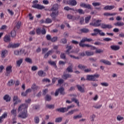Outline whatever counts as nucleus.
Returning a JSON list of instances; mask_svg holds the SVG:
<instances>
[{
    "label": "nucleus",
    "instance_id": "obj_1",
    "mask_svg": "<svg viewBox=\"0 0 124 124\" xmlns=\"http://www.w3.org/2000/svg\"><path fill=\"white\" fill-rule=\"evenodd\" d=\"M28 107L27 104H23L19 106L18 108V113H19L18 117L21 119H26L28 117Z\"/></svg>",
    "mask_w": 124,
    "mask_h": 124
},
{
    "label": "nucleus",
    "instance_id": "obj_2",
    "mask_svg": "<svg viewBox=\"0 0 124 124\" xmlns=\"http://www.w3.org/2000/svg\"><path fill=\"white\" fill-rule=\"evenodd\" d=\"M59 4L57 3L54 4L52 7L50 9L52 13L50 14V16L51 17L53 21H56V18L59 16Z\"/></svg>",
    "mask_w": 124,
    "mask_h": 124
},
{
    "label": "nucleus",
    "instance_id": "obj_3",
    "mask_svg": "<svg viewBox=\"0 0 124 124\" xmlns=\"http://www.w3.org/2000/svg\"><path fill=\"white\" fill-rule=\"evenodd\" d=\"M75 107V106L74 105H72L71 106H69L67 107V108H57L56 109V111L57 112H60V113H65V112H67L69 109L71 108H74Z\"/></svg>",
    "mask_w": 124,
    "mask_h": 124
},
{
    "label": "nucleus",
    "instance_id": "obj_4",
    "mask_svg": "<svg viewBox=\"0 0 124 124\" xmlns=\"http://www.w3.org/2000/svg\"><path fill=\"white\" fill-rule=\"evenodd\" d=\"M99 78V75L98 74H95V75H87V78L86 80L88 81H96V78Z\"/></svg>",
    "mask_w": 124,
    "mask_h": 124
},
{
    "label": "nucleus",
    "instance_id": "obj_5",
    "mask_svg": "<svg viewBox=\"0 0 124 124\" xmlns=\"http://www.w3.org/2000/svg\"><path fill=\"white\" fill-rule=\"evenodd\" d=\"M59 93H60V94L62 95H64L65 94V92H64V88L63 87H61L58 89L55 93V96H58L59 95Z\"/></svg>",
    "mask_w": 124,
    "mask_h": 124
},
{
    "label": "nucleus",
    "instance_id": "obj_6",
    "mask_svg": "<svg viewBox=\"0 0 124 124\" xmlns=\"http://www.w3.org/2000/svg\"><path fill=\"white\" fill-rule=\"evenodd\" d=\"M86 41H87V42H91V41H93V39H89L87 38H83L80 41V42L79 43V45L80 47H82V45H89V44H83Z\"/></svg>",
    "mask_w": 124,
    "mask_h": 124
},
{
    "label": "nucleus",
    "instance_id": "obj_7",
    "mask_svg": "<svg viewBox=\"0 0 124 124\" xmlns=\"http://www.w3.org/2000/svg\"><path fill=\"white\" fill-rule=\"evenodd\" d=\"M80 7H84V8H87V9H90L91 10L93 9V8H92V5L89 4H87L83 2L80 3Z\"/></svg>",
    "mask_w": 124,
    "mask_h": 124
},
{
    "label": "nucleus",
    "instance_id": "obj_8",
    "mask_svg": "<svg viewBox=\"0 0 124 124\" xmlns=\"http://www.w3.org/2000/svg\"><path fill=\"white\" fill-rule=\"evenodd\" d=\"M72 101H70L68 100L66 101V103H72V102H75V103H76V104H77L78 106H79V101L78 100V99L75 98H73L71 99Z\"/></svg>",
    "mask_w": 124,
    "mask_h": 124
},
{
    "label": "nucleus",
    "instance_id": "obj_9",
    "mask_svg": "<svg viewBox=\"0 0 124 124\" xmlns=\"http://www.w3.org/2000/svg\"><path fill=\"white\" fill-rule=\"evenodd\" d=\"M101 28L103 29H108L110 30L113 28V26L110 24H101Z\"/></svg>",
    "mask_w": 124,
    "mask_h": 124
},
{
    "label": "nucleus",
    "instance_id": "obj_10",
    "mask_svg": "<svg viewBox=\"0 0 124 124\" xmlns=\"http://www.w3.org/2000/svg\"><path fill=\"white\" fill-rule=\"evenodd\" d=\"M32 7H33V8H36L37 9L40 10L44 9V8H45V7L44 6L40 5L39 4H34L33 5H32Z\"/></svg>",
    "mask_w": 124,
    "mask_h": 124
},
{
    "label": "nucleus",
    "instance_id": "obj_11",
    "mask_svg": "<svg viewBox=\"0 0 124 124\" xmlns=\"http://www.w3.org/2000/svg\"><path fill=\"white\" fill-rule=\"evenodd\" d=\"M66 72H64L62 76V78L64 79V80H67L68 78H71L72 77V76L69 74H67Z\"/></svg>",
    "mask_w": 124,
    "mask_h": 124
},
{
    "label": "nucleus",
    "instance_id": "obj_12",
    "mask_svg": "<svg viewBox=\"0 0 124 124\" xmlns=\"http://www.w3.org/2000/svg\"><path fill=\"white\" fill-rule=\"evenodd\" d=\"M93 31H94V32H97V33H99V34L101 35V36H105V33L102 32V31L98 29H94Z\"/></svg>",
    "mask_w": 124,
    "mask_h": 124
},
{
    "label": "nucleus",
    "instance_id": "obj_13",
    "mask_svg": "<svg viewBox=\"0 0 124 124\" xmlns=\"http://www.w3.org/2000/svg\"><path fill=\"white\" fill-rule=\"evenodd\" d=\"M6 76H8V74H10L12 72V66H8L6 68Z\"/></svg>",
    "mask_w": 124,
    "mask_h": 124
},
{
    "label": "nucleus",
    "instance_id": "obj_14",
    "mask_svg": "<svg viewBox=\"0 0 124 124\" xmlns=\"http://www.w3.org/2000/svg\"><path fill=\"white\" fill-rule=\"evenodd\" d=\"M65 72H68L69 73H72L73 72V65L71 64V65L69 66L66 69Z\"/></svg>",
    "mask_w": 124,
    "mask_h": 124
},
{
    "label": "nucleus",
    "instance_id": "obj_15",
    "mask_svg": "<svg viewBox=\"0 0 124 124\" xmlns=\"http://www.w3.org/2000/svg\"><path fill=\"white\" fill-rule=\"evenodd\" d=\"M68 4H69V5H72V6H75L77 4V1L76 0H69L67 1Z\"/></svg>",
    "mask_w": 124,
    "mask_h": 124
},
{
    "label": "nucleus",
    "instance_id": "obj_16",
    "mask_svg": "<svg viewBox=\"0 0 124 124\" xmlns=\"http://www.w3.org/2000/svg\"><path fill=\"white\" fill-rule=\"evenodd\" d=\"M101 22H102V20L100 19L97 20L95 22L93 23V27H100L101 26Z\"/></svg>",
    "mask_w": 124,
    "mask_h": 124
},
{
    "label": "nucleus",
    "instance_id": "obj_17",
    "mask_svg": "<svg viewBox=\"0 0 124 124\" xmlns=\"http://www.w3.org/2000/svg\"><path fill=\"white\" fill-rule=\"evenodd\" d=\"M100 62H102L103 63H104V64H107V65H111L112 64V63H111L110 61L104 59L100 60Z\"/></svg>",
    "mask_w": 124,
    "mask_h": 124
},
{
    "label": "nucleus",
    "instance_id": "obj_18",
    "mask_svg": "<svg viewBox=\"0 0 124 124\" xmlns=\"http://www.w3.org/2000/svg\"><path fill=\"white\" fill-rule=\"evenodd\" d=\"M82 48H84V47H90L91 50H96V47L95 46H93L90 45H81Z\"/></svg>",
    "mask_w": 124,
    "mask_h": 124
},
{
    "label": "nucleus",
    "instance_id": "obj_19",
    "mask_svg": "<svg viewBox=\"0 0 124 124\" xmlns=\"http://www.w3.org/2000/svg\"><path fill=\"white\" fill-rule=\"evenodd\" d=\"M110 48L113 51H119V49L121 48L119 46L112 45L110 46Z\"/></svg>",
    "mask_w": 124,
    "mask_h": 124
},
{
    "label": "nucleus",
    "instance_id": "obj_20",
    "mask_svg": "<svg viewBox=\"0 0 124 124\" xmlns=\"http://www.w3.org/2000/svg\"><path fill=\"white\" fill-rule=\"evenodd\" d=\"M38 75L40 76V77H45V76H46V73L44 72L42 70H40L38 72Z\"/></svg>",
    "mask_w": 124,
    "mask_h": 124
},
{
    "label": "nucleus",
    "instance_id": "obj_21",
    "mask_svg": "<svg viewBox=\"0 0 124 124\" xmlns=\"http://www.w3.org/2000/svg\"><path fill=\"white\" fill-rule=\"evenodd\" d=\"M25 52L24 50L20 49V51L19 50H15L14 51L15 55H16V56H18L19 55H22Z\"/></svg>",
    "mask_w": 124,
    "mask_h": 124
},
{
    "label": "nucleus",
    "instance_id": "obj_22",
    "mask_svg": "<svg viewBox=\"0 0 124 124\" xmlns=\"http://www.w3.org/2000/svg\"><path fill=\"white\" fill-rule=\"evenodd\" d=\"M114 8H115V6L114 5H107L104 8V9H105V10H112V9H114Z\"/></svg>",
    "mask_w": 124,
    "mask_h": 124
},
{
    "label": "nucleus",
    "instance_id": "obj_23",
    "mask_svg": "<svg viewBox=\"0 0 124 124\" xmlns=\"http://www.w3.org/2000/svg\"><path fill=\"white\" fill-rule=\"evenodd\" d=\"M54 50L51 49L50 50H49L45 55H44V58L45 59H47L48 57H49V55H51V54H53L54 53Z\"/></svg>",
    "mask_w": 124,
    "mask_h": 124
},
{
    "label": "nucleus",
    "instance_id": "obj_24",
    "mask_svg": "<svg viewBox=\"0 0 124 124\" xmlns=\"http://www.w3.org/2000/svg\"><path fill=\"white\" fill-rule=\"evenodd\" d=\"M21 27V21H18L16 26L14 27L15 31H17V30H19Z\"/></svg>",
    "mask_w": 124,
    "mask_h": 124
},
{
    "label": "nucleus",
    "instance_id": "obj_25",
    "mask_svg": "<svg viewBox=\"0 0 124 124\" xmlns=\"http://www.w3.org/2000/svg\"><path fill=\"white\" fill-rule=\"evenodd\" d=\"M48 63H49L50 65H52L53 66H54V68H57V63L54 61H48Z\"/></svg>",
    "mask_w": 124,
    "mask_h": 124
},
{
    "label": "nucleus",
    "instance_id": "obj_26",
    "mask_svg": "<svg viewBox=\"0 0 124 124\" xmlns=\"http://www.w3.org/2000/svg\"><path fill=\"white\" fill-rule=\"evenodd\" d=\"M78 111H79V109H78L72 110L68 111V112L67 113L66 115H67V116L73 115V114H74V112H78Z\"/></svg>",
    "mask_w": 124,
    "mask_h": 124
},
{
    "label": "nucleus",
    "instance_id": "obj_27",
    "mask_svg": "<svg viewBox=\"0 0 124 124\" xmlns=\"http://www.w3.org/2000/svg\"><path fill=\"white\" fill-rule=\"evenodd\" d=\"M4 100H5L6 102H8L11 100V97L9 95H5L3 97Z\"/></svg>",
    "mask_w": 124,
    "mask_h": 124
},
{
    "label": "nucleus",
    "instance_id": "obj_28",
    "mask_svg": "<svg viewBox=\"0 0 124 124\" xmlns=\"http://www.w3.org/2000/svg\"><path fill=\"white\" fill-rule=\"evenodd\" d=\"M31 89H32L33 92H35V91H37V90L39 89V87H38L35 83H34L32 85Z\"/></svg>",
    "mask_w": 124,
    "mask_h": 124
},
{
    "label": "nucleus",
    "instance_id": "obj_29",
    "mask_svg": "<svg viewBox=\"0 0 124 124\" xmlns=\"http://www.w3.org/2000/svg\"><path fill=\"white\" fill-rule=\"evenodd\" d=\"M10 48H18L20 46V44H12L9 45Z\"/></svg>",
    "mask_w": 124,
    "mask_h": 124
},
{
    "label": "nucleus",
    "instance_id": "obj_30",
    "mask_svg": "<svg viewBox=\"0 0 124 124\" xmlns=\"http://www.w3.org/2000/svg\"><path fill=\"white\" fill-rule=\"evenodd\" d=\"M77 87L78 88V90L79 92H80V93H85V90L82 87V86H81V85H77Z\"/></svg>",
    "mask_w": 124,
    "mask_h": 124
},
{
    "label": "nucleus",
    "instance_id": "obj_31",
    "mask_svg": "<svg viewBox=\"0 0 124 124\" xmlns=\"http://www.w3.org/2000/svg\"><path fill=\"white\" fill-rule=\"evenodd\" d=\"M116 27H123L124 26V23L123 22H117L114 24Z\"/></svg>",
    "mask_w": 124,
    "mask_h": 124
},
{
    "label": "nucleus",
    "instance_id": "obj_32",
    "mask_svg": "<svg viewBox=\"0 0 124 124\" xmlns=\"http://www.w3.org/2000/svg\"><path fill=\"white\" fill-rule=\"evenodd\" d=\"M4 41L5 42H10L11 39H10V36L6 35L4 37Z\"/></svg>",
    "mask_w": 124,
    "mask_h": 124
},
{
    "label": "nucleus",
    "instance_id": "obj_33",
    "mask_svg": "<svg viewBox=\"0 0 124 124\" xmlns=\"http://www.w3.org/2000/svg\"><path fill=\"white\" fill-rule=\"evenodd\" d=\"M8 53V51L6 50H2L1 53V58H5V56L6 55V54H7Z\"/></svg>",
    "mask_w": 124,
    "mask_h": 124
},
{
    "label": "nucleus",
    "instance_id": "obj_34",
    "mask_svg": "<svg viewBox=\"0 0 124 124\" xmlns=\"http://www.w3.org/2000/svg\"><path fill=\"white\" fill-rule=\"evenodd\" d=\"M80 31L83 33H88L90 31V30L87 28H82L80 29Z\"/></svg>",
    "mask_w": 124,
    "mask_h": 124
},
{
    "label": "nucleus",
    "instance_id": "obj_35",
    "mask_svg": "<svg viewBox=\"0 0 124 124\" xmlns=\"http://www.w3.org/2000/svg\"><path fill=\"white\" fill-rule=\"evenodd\" d=\"M85 54H86V56H87L88 57H90L91 56H93L94 53H93V51H85Z\"/></svg>",
    "mask_w": 124,
    "mask_h": 124
},
{
    "label": "nucleus",
    "instance_id": "obj_36",
    "mask_svg": "<svg viewBox=\"0 0 124 124\" xmlns=\"http://www.w3.org/2000/svg\"><path fill=\"white\" fill-rule=\"evenodd\" d=\"M52 99V96L49 94H46L45 97V100L46 101H51V100Z\"/></svg>",
    "mask_w": 124,
    "mask_h": 124
},
{
    "label": "nucleus",
    "instance_id": "obj_37",
    "mask_svg": "<svg viewBox=\"0 0 124 124\" xmlns=\"http://www.w3.org/2000/svg\"><path fill=\"white\" fill-rule=\"evenodd\" d=\"M91 18H92L91 16H87L85 18V24H88V23L90 22V20H91Z\"/></svg>",
    "mask_w": 124,
    "mask_h": 124
},
{
    "label": "nucleus",
    "instance_id": "obj_38",
    "mask_svg": "<svg viewBox=\"0 0 124 124\" xmlns=\"http://www.w3.org/2000/svg\"><path fill=\"white\" fill-rule=\"evenodd\" d=\"M46 107L48 109H54L55 108V105L46 104Z\"/></svg>",
    "mask_w": 124,
    "mask_h": 124
},
{
    "label": "nucleus",
    "instance_id": "obj_39",
    "mask_svg": "<svg viewBox=\"0 0 124 124\" xmlns=\"http://www.w3.org/2000/svg\"><path fill=\"white\" fill-rule=\"evenodd\" d=\"M34 121L35 124H39V122H40L39 117L38 116H35L34 118Z\"/></svg>",
    "mask_w": 124,
    "mask_h": 124
},
{
    "label": "nucleus",
    "instance_id": "obj_40",
    "mask_svg": "<svg viewBox=\"0 0 124 124\" xmlns=\"http://www.w3.org/2000/svg\"><path fill=\"white\" fill-rule=\"evenodd\" d=\"M60 58L62 59V60H66V55L64 53H61Z\"/></svg>",
    "mask_w": 124,
    "mask_h": 124
},
{
    "label": "nucleus",
    "instance_id": "obj_41",
    "mask_svg": "<svg viewBox=\"0 0 124 124\" xmlns=\"http://www.w3.org/2000/svg\"><path fill=\"white\" fill-rule=\"evenodd\" d=\"M23 62V59H20L19 60L16 61L17 66L19 67L20 66L21 64Z\"/></svg>",
    "mask_w": 124,
    "mask_h": 124
},
{
    "label": "nucleus",
    "instance_id": "obj_42",
    "mask_svg": "<svg viewBox=\"0 0 124 124\" xmlns=\"http://www.w3.org/2000/svg\"><path fill=\"white\" fill-rule=\"evenodd\" d=\"M16 31L17 30H15L14 29V30L11 31V34L12 37H15V36H16Z\"/></svg>",
    "mask_w": 124,
    "mask_h": 124
},
{
    "label": "nucleus",
    "instance_id": "obj_43",
    "mask_svg": "<svg viewBox=\"0 0 124 124\" xmlns=\"http://www.w3.org/2000/svg\"><path fill=\"white\" fill-rule=\"evenodd\" d=\"M25 61L26 62H28L29 63H32V60L30 58H26L25 59Z\"/></svg>",
    "mask_w": 124,
    "mask_h": 124
},
{
    "label": "nucleus",
    "instance_id": "obj_44",
    "mask_svg": "<svg viewBox=\"0 0 124 124\" xmlns=\"http://www.w3.org/2000/svg\"><path fill=\"white\" fill-rule=\"evenodd\" d=\"M82 116V114H80L79 115H76L73 117L74 120H77V119H81Z\"/></svg>",
    "mask_w": 124,
    "mask_h": 124
},
{
    "label": "nucleus",
    "instance_id": "obj_45",
    "mask_svg": "<svg viewBox=\"0 0 124 124\" xmlns=\"http://www.w3.org/2000/svg\"><path fill=\"white\" fill-rule=\"evenodd\" d=\"M104 52V50L101 49H97V48L96 49L95 53L96 54H100L101 53H103Z\"/></svg>",
    "mask_w": 124,
    "mask_h": 124
},
{
    "label": "nucleus",
    "instance_id": "obj_46",
    "mask_svg": "<svg viewBox=\"0 0 124 124\" xmlns=\"http://www.w3.org/2000/svg\"><path fill=\"white\" fill-rule=\"evenodd\" d=\"M62 121V117H58L56 118L55 123H61Z\"/></svg>",
    "mask_w": 124,
    "mask_h": 124
},
{
    "label": "nucleus",
    "instance_id": "obj_47",
    "mask_svg": "<svg viewBox=\"0 0 124 124\" xmlns=\"http://www.w3.org/2000/svg\"><path fill=\"white\" fill-rule=\"evenodd\" d=\"M77 11L78 12V13H79V14H85V12L82 9H78Z\"/></svg>",
    "mask_w": 124,
    "mask_h": 124
},
{
    "label": "nucleus",
    "instance_id": "obj_48",
    "mask_svg": "<svg viewBox=\"0 0 124 124\" xmlns=\"http://www.w3.org/2000/svg\"><path fill=\"white\" fill-rule=\"evenodd\" d=\"M52 19H51L50 18H47L46 19L45 23H46V24H50L52 23Z\"/></svg>",
    "mask_w": 124,
    "mask_h": 124
},
{
    "label": "nucleus",
    "instance_id": "obj_49",
    "mask_svg": "<svg viewBox=\"0 0 124 124\" xmlns=\"http://www.w3.org/2000/svg\"><path fill=\"white\" fill-rule=\"evenodd\" d=\"M84 21L85 19H84V17L82 16L79 18V24L80 25H83V24H84Z\"/></svg>",
    "mask_w": 124,
    "mask_h": 124
},
{
    "label": "nucleus",
    "instance_id": "obj_50",
    "mask_svg": "<svg viewBox=\"0 0 124 124\" xmlns=\"http://www.w3.org/2000/svg\"><path fill=\"white\" fill-rule=\"evenodd\" d=\"M78 68H79V69H85L87 68V66L85 65H82V64H79L78 66Z\"/></svg>",
    "mask_w": 124,
    "mask_h": 124
},
{
    "label": "nucleus",
    "instance_id": "obj_51",
    "mask_svg": "<svg viewBox=\"0 0 124 124\" xmlns=\"http://www.w3.org/2000/svg\"><path fill=\"white\" fill-rule=\"evenodd\" d=\"M13 85H14V83H13V80L11 79L10 81H8L7 83V86L10 87L11 86H13Z\"/></svg>",
    "mask_w": 124,
    "mask_h": 124
},
{
    "label": "nucleus",
    "instance_id": "obj_52",
    "mask_svg": "<svg viewBox=\"0 0 124 124\" xmlns=\"http://www.w3.org/2000/svg\"><path fill=\"white\" fill-rule=\"evenodd\" d=\"M94 119H95V114H93L92 115L90 116V120L91 122H94Z\"/></svg>",
    "mask_w": 124,
    "mask_h": 124
},
{
    "label": "nucleus",
    "instance_id": "obj_53",
    "mask_svg": "<svg viewBox=\"0 0 124 124\" xmlns=\"http://www.w3.org/2000/svg\"><path fill=\"white\" fill-rule=\"evenodd\" d=\"M100 84L103 87H108L109 86V83H108V82H101L100 83Z\"/></svg>",
    "mask_w": 124,
    "mask_h": 124
},
{
    "label": "nucleus",
    "instance_id": "obj_54",
    "mask_svg": "<svg viewBox=\"0 0 124 124\" xmlns=\"http://www.w3.org/2000/svg\"><path fill=\"white\" fill-rule=\"evenodd\" d=\"M89 61L91 62H95L97 61V59L96 58H90Z\"/></svg>",
    "mask_w": 124,
    "mask_h": 124
},
{
    "label": "nucleus",
    "instance_id": "obj_55",
    "mask_svg": "<svg viewBox=\"0 0 124 124\" xmlns=\"http://www.w3.org/2000/svg\"><path fill=\"white\" fill-rule=\"evenodd\" d=\"M36 32L38 35L41 34V29L40 28L37 29L36 30Z\"/></svg>",
    "mask_w": 124,
    "mask_h": 124
},
{
    "label": "nucleus",
    "instance_id": "obj_56",
    "mask_svg": "<svg viewBox=\"0 0 124 124\" xmlns=\"http://www.w3.org/2000/svg\"><path fill=\"white\" fill-rule=\"evenodd\" d=\"M41 33L43 35L46 34V30L45 28H43L41 30Z\"/></svg>",
    "mask_w": 124,
    "mask_h": 124
},
{
    "label": "nucleus",
    "instance_id": "obj_57",
    "mask_svg": "<svg viewBox=\"0 0 124 124\" xmlns=\"http://www.w3.org/2000/svg\"><path fill=\"white\" fill-rule=\"evenodd\" d=\"M64 10H67V11H69V10H72L73 11H75V10L74 8H69V7L67 6V7H65L64 8Z\"/></svg>",
    "mask_w": 124,
    "mask_h": 124
},
{
    "label": "nucleus",
    "instance_id": "obj_58",
    "mask_svg": "<svg viewBox=\"0 0 124 124\" xmlns=\"http://www.w3.org/2000/svg\"><path fill=\"white\" fill-rule=\"evenodd\" d=\"M63 79H60L58 80V84H57V86H59V85H62L63 83Z\"/></svg>",
    "mask_w": 124,
    "mask_h": 124
},
{
    "label": "nucleus",
    "instance_id": "obj_59",
    "mask_svg": "<svg viewBox=\"0 0 124 124\" xmlns=\"http://www.w3.org/2000/svg\"><path fill=\"white\" fill-rule=\"evenodd\" d=\"M11 113L13 115V116H16V114H17V111L16 109H14L11 110Z\"/></svg>",
    "mask_w": 124,
    "mask_h": 124
},
{
    "label": "nucleus",
    "instance_id": "obj_60",
    "mask_svg": "<svg viewBox=\"0 0 124 124\" xmlns=\"http://www.w3.org/2000/svg\"><path fill=\"white\" fill-rule=\"evenodd\" d=\"M92 4H93V6H94V7H95V6H99L100 5H101L100 3L97 2H93L92 3Z\"/></svg>",
    "mask_w": 124,
    "mask_h": 124
},
{
    "label": "nucleus",
    "instance_id": "obj_61",
    "mask_svg": "<svg viewBox=\"0 0 124 124\" xmlns=\"http://www.w3.org/2000/svg\"><path fill=\"white\" fill-rule=\"evenodd\" d=\"M58 41V37H54L53 38H51V42H56Z\"/></svg>",
    "mask_w": 124,
    "mask_h": 124
},
{
    "label": "nucleus",
    "instance_id": "obj_62",
    "mask_svg": "<svg viewBox=\"0 0 124 124\" xmlns=\"http://www.w3.org/2000/svg\"><path fill=\"white\" fill-rule=\"evenodd\" d=\"M112 39L110 38H105L103 39L104 41H106L107 42H109V41H112Z\"/></svg>",
    "mask_w": 124,
    "mask_h": 124
},
{
    "label": "nucleus",
    "instance_id": "obj_63",
    "mask_svg": "<svg viewBox=\"0 0 124 124\" xmlns=\"http://www.w3.org/2000/svg\"><path fill=\"white\" fill-rule=\"evenodd\" d=\"M0 117L2 119H5V118H7V113L4 112Z\"/></svg>",
    "mask_w": 124,
    "mask_h": 124
},
{
    "label": "nucleus",
    "instance_id": "obj_64",
    "mask_svg": "<svg viewBox=\"0 0 124 124\" xmlns=\"http://www.w3.org/2000/svg\"><path fill=\"white\" fill-rule=\"evenodd\" d=\"M117 121H122V120H124V117H122L120 115H118L117 117Z\"/></svg>",
    "mask_w": 124,
    "mask_h": 124
}]
</instances>
